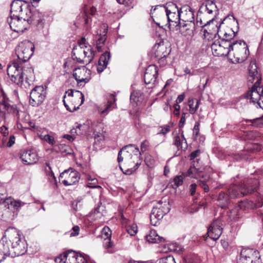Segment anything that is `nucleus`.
<instances>
[{"mask_svg":"<svg viewBox=\"0 0 263 263\" xmlns=\"http://www.w3.org/2000/svg\"><path fill=\"white\" fill-rule=\"evenodd\" d=\"M158 75L157 67L154 65L148 66L144 74V82L146 84H154Z\"/></svg>","mask_w":263,"mask_h":263,"instance_id":"22","label":"nucleus"},{"mask_svg":"<svg viewBox=\"0 0 263 263\" xmlns=\"http://www.w3.org/2000/svg\"><path fill=\"white\" fill-rule=\"evenodd\" d=\"M170 131V126L169 125H165L163 127H161V130L159 132V134L165 135Z\"/></svg>","mask_w":263,"mask_h":263,"instance_id":"61","label":"nucleus"},{"mask_svg":"<svg viewBox=\"0 0 263 263\" xmlns=\"http://www.w3.org/2000/svg\"><path fill=\"white\" fill-rule=\"evenodd\" d=\"M65 95L66 96V99L67 100L66 102L70 99L71 98H73L74 99H79L82 98L81 103H83L84 101V95L80 91L78 90H74L72 89H69L68 91L65 92Z\"/></svg>","mask_w":263,"mask_h":263,"instance_id":"36","label":"nucleus"},{"mask_svg":"<svg viewBox=\"0 0 263 263\" xmlns=\"http://www.w3.org/2000/svg\"><path fill=\"white\" fill-rule=\"evenodd\" d=\"M194 101L193 99H190L188 101V105L189 106V111L191 114H194L198 108L199 105L200 104L199 100H196V104L194 105Z\"/></svg>","mask_w":263,"mask_h":263,"instance_id":"38","label":"nucleus"},{"mask_svg":"<svg viewBox=\"0 0 263 263\" xmlns=\"http://www.w3.org/2000/svg\"><path fill=\"white\" fill-rule=\"evenodd\" d=\"M256 208H260L263 205V196L258 194L256 197L255 200Z\"/></svg>","mask_w":263,"mask_h":263,"instance_id":"50","label":"nucleus"},{"mask_svg":"<svg viewBox=\"0 0 263 263\" xmlns=\"http://www.w3.org/2000/svg\"><path fill=\"white\" fill-rule=\"evenodd\" d=\"M246 97L251 103L256 104L263 109V88L255 83L251 89L246 95Z\"/></svg>","mask_w":263,"mask_h":263,"instance_id":"10","label":"nucleus"},{"mask_svg":"<svg viewBox=\"0 0 263 263\" xmlns=\"http://www.w3.org/2000/svg\"><path fill=\"white\" fill-rule=\"evenodd\" d=\"M15 143V137L13 135L10 136L9 141L7 143V146L9 147L12 146Z\"/></svg>","mask_w":263,"mask_h":263,"instance_id":"64","label":"nucleus"},{"mask_svg":"<svg viewBox=\"0 0 263 263\" xmlns=\"http://www.w3.org/2000/svg\"><path fill=\"white\" fill-rule=\"evenodd\" d=\"M167 18L168 24L169 26L171 25H175L176 27L179 24V22H180V14L179 13H165Z\"/></svg>","mask_w":263,"mask_h":263,"instance_id":"35","label":"nucleus"},{"mask_svg":"<svg viewBox=\"0 0 263 263\" xmlns=\"http://www.w3.org/2000/svg\"><path fill=\"white\" fill-rule=\"evenodd\" d=\"M116 99L114 94H110L107 103L101 104L98 107V111L101 115H107L110 111L116 108Z\"/></svg>","mask_w":263,"mask_h":263,"instance_id":"23","label":"nucleus"},{"mask_svg":"<svg viewBox=\"0 0 263 263\" xmlns=\"http://www.w3.org/2000/svg\"><path fill=\"white\" fill-rule=\"evenodd\" d=\"M156 205L153 209L150 215L151 223L153 226H156L158 221L167 213V209L165 208V211L162 210Z\"/></svg>","mask_w":263,"mask_h":263,"instance_id":"26","label":"nucleus"},{"mask_svg":"<svg viewBox=\"0 0 263 263\" xmlns=\"http://www.w3.org/2000/svg\"><path fill=\"white\" fill-rule=\"evenodd\" d=\"M156 205L158 207V208H160L162 209L163 211H165V208L167 209V213L170 211L171 208L169 201L166 199L161 200L159 201Z\"/></svg>","mask_w":263,"mask_h":263,"instance_id":"41","label":"nucleus"},{"mask_svg":"<svg viewBox=\"0 0 263 263\" xmlns=\"http://www.w3.org/2000/svg\"><path fill=\"white\" fill-rule=\"evenodd\" d=\"M187 115V114L186 112L182 113L181 119L179 124V127H182L184 126L185 123L186 117Z\"/></svg>","mask_w":263,"mask_h":263,"instance_id":"55","label":"nucleus"},{"mask_svg":"<svg viewBox=\"0 0 263 263\" xmlns=\"http://www.w3.org/2000/svg\"><path fill=\"white\" fill-rule=\"evenodd\" d=\"M148 146V142L147 140H145L143 142H142L141 144V151L142 152H145L147 150V147Z\"/></svg>","mask_w":263,"mask_h":263,"instance_id":"63","label":"nucleus"},{"mask_svg":"<svg viewBox=\"0 0 263 263\" xmlns=\"http://www.w3.org/2000/svg\"><path fill=\"white\" fill-rule=\"evenodd\" d=\"M23 72H25L26 74H24V77L26 79H28L29 78H31L33 73V69L30 66L28 65L26 66H23Z\"/></svg>","mask_w":263,"mask_h":263,"instance_id":"47","label":"nucleus"},{"mask_svg":"<svg viewBox=\"0 0 263 263\" xmlns=\"http://www.w3.org/2000/svg\"><path fill=\"white\" fill-rule=\"evenodd\" d=\"M222 223L220 219L213 221L208 229V236L213 240H217L222 232Z\"/></svg>","mask_w":263,"mask_h":263,"instance_id":"18","label":"nucleus"},{"mask_svg":"<svg viewBox=\"0 0 263 263\" xmlns=\"http://www.w3.org/2000/svg\"><path fill=\"white\" fill-rule=\"evenodd\" d=\"M10 6L11 15H21L22 13L25 15H31V13H33L31 10L30 4L27 1H12Z\"/></svg>","mask_w":263,"mask_h":263,"instance_id":"14","label":"nucleus"},{"mask_svg":"<svg viewBox=\"0 0 263 263\" xmlns=\"http://www.w3.org/2000/svg\"><path fill=\"white\" fill-rule=\"evenodd\" d=\"M180 21L181 22H194V12L188 5H184L180 9Z\"/></svg>","mask_w":263,"mask_h":263,"instance_id":"25","label":"nucleus"},{"mask_svg":"<svg viewBox=\"0 0 263 263\" xmlns=\"http://www.w3.org/2000/svg\"><path fill=\"white\" fill-rule=\"evenodd\" d=\"M3 241L5 243H0V258H2V261L4 260L6 257L11 256L13 257L16 255H13V251L12 249L10 248V244L6 242V240L4 239Z\"/></svg>","mask_w":263,"mask_h":263,"instance_id":"30","label":"nucleus"},{"mask_svg":"<svg viewBox=\"0 0 263 263\" xmlns=\"http://www.w3.org/2000/svg\"><path fill=\"white\" fill-rule=\"evenodd\" d=\"M79 179V173L77 171L68 169L60 174L59 181L65 186H69L77 182Z\"/></svg>","mask_w":263,"mask_h":263,"instance_id":"13","label":"nucleus"},{"mask_svg":"<svg viewBox=\"0 0 263 263\" xmlns=\"http://www.w3.org/2000/svg\"><path fill=\"white\" fill-rule=\"evenodd\" d=\"M5 206L11 213L9 217L10 220H13L16 217L21 207L23 206L26 203L21 200H15L11 197L7 198L3 201Z\"/></svg>","mask_w":263,"mask_h":263,"instance_id":"12","label":"nucleus"},{"mask_svg":"<svg viewBox=\"0 0 263 263\" xmlns=\"http://www.w3.org/2000/svg\"><path fill=\"white\" fill-rule=\"evenodd\" d=\"M72 54L73 59H76L80 63L87 65L92 61L95 51L91 46L87 44L86 40L82 38L78 45L73 48Z\"/></svg>","mask_w":263,"mask_h":263,"instance_id":"3","label":"nucleus"},{"mask_svg":"<svg viewBox=\"0 0 263 263\" xmlns=\"http://www.w3.org/2000/svg\"><path fill=\"white\" fill-rule=\"evenodd\" d=\"M187 175L190 177L198 179L202 176L203 177V176H201L200 173L198 172V170L194 166H191L187 172Z\"/></svg>","mask_w":263,"mask_h":263,"instance_id":"40","label":"nucleus"},{"mask_svg":"<svg viewBox=\"0 0 263 263\" xmlns=\"http://www.w3.org/2000/svg\"><path fill=\"white\" fill-rule=\"evenodd\" d=\"M127 231L131 236H134L137 232V227L136 224L129 225L126 228Z\"/></svg>","mask_w":263,"mask_h":263,"instance_id":"49","label":"nucleus"},{"mask_svg":"<svg viewBox=\"0 0 263 263\" xmlns=\"http://www.w3.org/2000/svg\"><path fill=\"white\" fill-rule=\"evenodd\" d=\"M10 244L13 251V255L20 256L26 251V244L22 233L14 228H8L5 232L4 238Z\"/></svg>","mask_w":263,"mask_h":263,"instance_id":"2","label":"nucleus"},{"mask_svg":"<svg viewBox=\"0 0 263 263\" xmlns=\"http://www.w3.org/2000/svg\"><path fill=\"white\" fill-rule=\"evenodd\" d=\"M0 133L4 137H6L8 135V129L5 125H3L0 127Z\"/></svg>","mask_w":263,"mask_h":263,"instance_id":"57","label":"nucleus"},{"mask_svg":"<svg viewBox=\"0 0 263 263\" xmlns=\"http://www.w3.org/2000/svg\"><path fill=\"white\" fill-rule=\"evenodd\" d=\"M237 263H261L259 252L254 249H242Z\"/></svg>","mask_w":263,"mask_h":263,"instance_id":"9","label":"nucleus"},{"mask_svg":"<svg viewBox=\"0 0 263 263\" xmlns=\"http://www.w3.org/2000/svg\"><path fill=\"white\" fill-rule=\"evenodd\" d=\"M102 234L106 236V239L110 238L111 233L110 230L108 227H105L102 230Z\"/></svg>","mask_w":263,"mask_h":263,"instance_id":"60","label":"nucleus"},{"mask_svg":"<svg viewBox=\"0 0 263 263\" xmlns=\"http://www.w3.org/2000/svg\"><path fill=\"white\" fill-rule=\"evenodd\" d=\"M90 70L85 66L76 68L73 72V76L80 85H82V83H87L90 79Z\"/></svg>","mask_w":263,"mask_h":263,"instance_id":"15","label":"nucleus"},{"mask_svg":"<svg viewBox=\"0 0 263 263\" xmlns=\"http://www.w3.org/2000/svg\"><path fill=\"white\" fill-rule=\"evenodd\" d=\"M232 42L229 40H217L211 45L214 55L221 57L229 55L231 53Z\"/></svg>","mask_w":263,"mask_h":263,"instance_id":"7","label":"nucleus"},{"mask_svg":"<svg viewBox=\"0 0 263 263\" xmlns=\"http://www.w3.org/2000/svg\"><path fill=\"white\" fill-rule=\"evenodd\" d=\"M255 80L257 85H259L260 82V77L257 70V66L255 64H250L249 68L248 81L253 83Z\"/></svg>","mask_w":263,"mask_h":263,"instance_id":"31","label":"nucleus"},{"mask_svg":"<svg viewBox=\"0 0 263 263\" xmlns=\"http://www.w3.org/2000/svg\"><path fill=\"white\" fill-rule=\"evenodd\" d=\"M142 98V93L139 90H134L130 95V101L135 102L138 104V102H140Z\"/></svg>","mask_w":263,"mask_h":263,"instance_id":"39","label":"nucleus"},{"mask_svg":"<svg viewBox=\"0 0 263 263\" xmlns=\"http://www.w3.org/2000/svg\"><path fill=\"white\" fill-rule=\"evenodd\" d=\"M7 73L11 80L18 85H22L24 80V74L21 63L14 62L7 67Z\"/></svg>","mask_w":263,"mask_h":263,"instance_id":"8","label":"nucleus"},{"mask_svg":"<svg viewBox=\"0 0 263 263\" xmlns=\"http://www.w3.org/2000/svg\"><path fill=\"white\" fill-rule=\"evenodd\" d=\"M103 29V34H98L95 36L96 40V47L99 52L102 50V45H104L106 40V33L107 32V26L106 24H103L102 26Z\"/></svg>","mask_w":263,"mask_h":263,"instance_id":"32","label":"nucleus"},{"mask_svg":"<svg viewBox=\"0 0 263 263\" xmlns=\"http://www.w3.org/2000/svg\"><path fill=\"white\" fill-rule=\"evenodd\" d=\"M219 1H205V3H203L200 7L201 11H204L208 14L214 13L215 16L217 14L218 10L217 4L216 2Z\"/></svg>","mask_w":263,"mask_h":263,"instance_id":"29","label":"nucleus"},{"mask_svg":"<svg viewBox=\"0 0 263 263\" xmlns=\"http://www.w3.org/2000/svg\"><path fill=\"white\" fill-rule=\"evenodd\" d=\"M34 49V45L31 42L24 40L21 42L15 49L18 62H25L30 59L33 55Z\"/></svg>","mask_w":263,"mask_h":263,"instance_id":"6","label":"nucleus"},{"mask_svg":"<svg viewBox=\"0 0 263 263\" xmlns=\"http://www.w3.org/2000/svg\"><path fill=\"white\" fill-rule=\"evenodd\" d=\"M57 147L58 149L57 151H59L62 154L65 155L71 154V149L68 145L65 144H60L57 145Z\"/></svg>","mask_w":263,"mask_h":263,"instance_id":"42","label":"nucleus"},{"mask_svg":"<svg viewBox=\"0 0 263 263\" xmlns=\"http://www.w3.org/2000/svg\"><path fill=\"white\" fill-rule=\"evenodd\" d=\"M161 12L165 13H180V9L178 8L176 4L172 2H170L166 4V6L162 5H157L154 8H152L151 13L152 15H157V12Z\"/></svg>","mask_w":263,"mask_h":263,"instance_id":"17","label":"nucleus"},{"mask_svg":"<svg viewBox=\"0 0 263 263\" xmlns=\"http://www.w3.org/2000/svg\"><path fill=\"white\" fill-rule=\"evenodd\" d=\"M110 58V53L108 51L104 52L101 55L98 61V66L97 67V71L98 73L102 72L107 67Z\"/></svg>","mask_w":263,"mask_h":263,"instance_id":"33","label":"nucleus"},{"mask_svg":"<svg viewBox=\"0 0 263 263\" xmlns=\"http://www.w3.org/2000/svg\"><path fill=\"white\" fill-rule=\"evenodd\" d=\"M163 238L159 236L157 232L154 230H151L149 234L146 236V240L151 243H158Z\"/></svg>","mask_w":263,"mask_h":263,"instance_id":"37","label":"nucleus"},{"mask_svg":"<svg viewBox=\"0 0 263 263\" xmlns=\"http://www.w3.org/2000/svg\"><path fill=\"white\" fill-rule=\"evenodd\" d=\"M173 107L174 108L173 112L174 116L178 117L180 115V106L179 104H175Z\"/></svg>","mask_w":263,"mask_h":263,"instance_id":"59","label":"nucleus"},{"mask_svg":"<svg viewBox=\"0 0 263 263\" xmlns=\"http://www.w3.org/2000/svg\"><path fill=\"white\" fill-rule=\"evenodd\" d=\"M195 29V25L194 22H180L176 27V30H179L180 33L185 36H193Z\"/></svg>","mask_w":263,"mask_h":263,"instance_id":"21","label":"nucleus"},{"mask_svg":"<svg viewBox=\"0 0 263 263\" xmlns=\"http://www.w3.org/2000/svg\"><path fill=\"white\" fill-rule=\"evenodd\" d=\"M106 241L104 242V246L106 249L111 248L114 246L113 243L110 241V239H105Z\"/></svg>","mask_w":263,"mask_h":263,"instance_id":"62","label":"nucleus"},{"mask_svg":"<svg viewBox=\"0 0 263 263\" xmlns=\"http://www.w3.org/2000/svg\"><path fill=\"white\" fill-rule=\"evenodd\" d=\"M80 228L78 226H74L72 230L69 232L70 237L75 236L79 234Z\"/></svg>","mask_w":263,"mask_h":263,"instance_id":"53","label":"nucleus"},{"mask_svg":"<svg viewBox=\"0 0 263 263\" xmlns=\"http://www.w3.org/2000/svg\"><path fill=\"white\" fill-rule=\"evenodd\" d=\"M133 152L134 153V155H132L131 158L133 159H137L139 158V155L141 154L140 152L139 151V148L133 144H129L123 147L118 153V161L119 163L121 162L123 158L121 156L122 154L123 153L124 157H128L129 156V153Z\"/></svg>","mask_w":263,"mask_h":263,"instance_id":"19","label":"nucleus"},{"mask_svg":"<svg viewBox=\"0 0 263 263\" xmlns=\"http://www.w3.org/2000/svg\"><path fill=\"white\" fill-rule=\"evenodd\" d=\"M55 262L56 263H66V258L65 253L60 255L55 258Z\"/></svg>","mask_w":263,"mask_h":263,"instance_id":"51","label":"nucleus"},{"mask_svg":"<svg viewBox=\"0 0 263 263\" xmlns=\"http://www.w3.org/2000/svg\"><path fill=\"white\" fill-rule=\"evenodd\" d=\"M181 263H199V260L197 256L190 255L184 257Z\"/></svg>","mask_w":263,"mask_h":263,"instance_id":"44","label":"nucleus"},{"mask_svg":"<svg viewBox=\"0 0 263 263\" xmlns=\"http://www.w3.org/2000/svg\"><path fill=\"white\" fill-rule=\"evenodd\" d=\"M197 185L196 183H192L189 186V192L191 196L195 195Z\"/></svg>","mask_w":263,"mask_h":263,"instance_id":"54","label":"nucleus"},{"mask_svg":"<svg viewBox=\"0 0 263 263\" xmlns=\"http://www.w3.org/2000/svg\"><path fill=\"white\" fill-rule=\"evenodd\" d=\"M11 110H13L14 114L18 113L15 107L9 103V99L7 96L4 93H2L0 96V113L5 114L6 112H9Z\"/></svg>","mask_w":263,"mask_h":263,"instance_id":"24","label":"nucleus"},{"mask_svg":"<svg viewBox=\"0 0 263 263\" xmlns=\"http://www.w3.org/2000/svg\"><path fill=\"white\" fill-rule=\"evenodd\" d=\"M249 55L246 43L242 41L232 42L229 57L234 63H240L245 61Z\"/></svg>","mask_w":263,"mask_h":263,"instance_id":"5","label":"nucleus"},{"mask_svg":"<svg viewBox=\"0 0 263 263\" xmlns=\"http://www.w3.org/2000/svg\"><path fill=\"white\" fill-rule=\"evenodd\" d=\"M158 263H176V262L173 256L168 255L160 258Z\"/></svg>","mask_w":263,"mask_h":263,"instance_id":"48","label":"nucleus"},{"mask_svg":"<svg viewBox=\"0 0 263 263\" xmlns=\"http://www.w3.org/2000/svg\"><path fill=\"white\" fill-rule=\"evenodd\" d=\"M257 186V180L249 179L238 185L231 184L228 189V193L230 198H239L252 193Z\"/></svg>","mask_w":263,"mask_h":263,"instance_id":"4","label":"nucleus"},{"mask_svg":"<svg viewBox=\"0 0 263 263\" xmlns=\"http://www.w3.org/2000/svg\"><path fill=\"white\" fill-rule=\"evenodd\" d=\"M46 90L42 86L35 87L30 93L29 102L31 105L37 107L40 105L45 100Z\"/></svg>","mask_w":263,"mask_h":263,"instance_id":"11","label":"nucleus"},{"mask_svg":"<svg viewBox=\"0 0 263 263\" xmlns=\"http://www.w3.org/2000/svg\"><path fill=\"white\" fill-rule=\"evenodd\" d=\"M184 179V175H179L176 176L173 180V184H172V186H173V188L177 187L180 186H181L183 182V180Z\"/></svg>","mask_w":263,"mask_h":263,"instance_id":"43","label":"nucleus"},{"mask_svg":"<svg viewBox=\"0 0 263 263\" xmlns=\"http://www.w3.org/2000/svg\"><path fill=\"white\" fill-rule=\"evenodd\" d=\"M214 17L210 19L208 21L204 20V18L203 20L201 18H199L197 17V25L199 27H202V28H204L205 27V25L210 24L212 21H214Z\"/></svg>","mask_w":263,"mask_h":263,"instance_id":"45","label":"nucleus"},{"mask_svg":"<svg viewBox=\"0 0 263 263\" xmlns=\"http://www.w3.org/2000/svg\"><path fill=\"white\" fill-rule=\"evenodd\" d=\"M229 197V194H226L224 192H221L219 193L218 199L220 200H224L226 202H227L228 201V197Z\"/></svg>","mask_w":263,"mask_h":263,"instance_id":"56","label":"nucleus"},{"mask_svg":"<svg viewBox=\"0 0 263 263\" xmlns=\"http://www.w3.org/2000/svg\"><path fill=\"white\" fill-rule=\"evenodd\" d=\"M66 263H86V259L80 254L73 251H69L65 253Z\"/></svg>","mask_w":263,"mask_h":263,"instance_id":"28","label":"nucleus"},{"mask_svg":"<svg viewBox=\"0 0 263 263\" xmlns=\"http://www.w3.org/2000/svg\"><path fill=\"white\" fill-rule=\"evenodd\" d=\"M7 22L10 28L14 32H23L30 25L39 28L43 27V19L39 12H34L31 15L13 14L8 18Z\"/></svg>","mask_w":263,"mask_h":263,"instance_id":"1","label":"nucleus"},{"mask_svg":"<svg viewBox=\"0 0 263 263\" xmlns=\"http://www.w3.org/2000/svg\"><path fill=\"white\" fill-rule=\"evenodd\" d=\"M174 143L177 146L178 150L185 151L187 148L186 140L183 132L181 134V137L179 136H176L174 137Z\"/></svg>","mask_w":263,"mask_h":263,"instance_id":"34","label":"nucleus"},{"mask_svg":"<svg viewBox=\"0 0 263 263\" xmlns=\"http://www.w3.org/2000/svg\"><path fill=\"white\" fill-rule=\"evenodd\" d=\"M19 155L22 161L26 164H34L38 160L36 152L32 149H22L20 151Z\"/></svg>","mask_w":263,"mask_h":263,"instance_id":"20","label":"nucleus"},{"mask_svg":"<svg viewBox=\"0 0 263 263\" xmlns=\"http://www.w3.org/2000/svg\"><path fill=\"white\" fill-rule=\"evenodd\" d=\"M219 28V26H218V23L214 19V21L205 25V27L202 29L204 39L208 41H211L216 38L218 34Z\"/></svg>","mask_w":263,"mask_h":263,"instance_id":"16","label":"nucleus"},{"mask_svg":"<svg viewBox=\"0 0 263 263\" xmlns=\"http://www.w3.org/2000/svg\"><path fill=\"white\" fill-rule=\"evenodd\" d=\"M141 164V161L140 160H139L138 161H137L135 165H134V166L132 168H130L129 169V170H127V174H131L133 172H135L138 167L139 166H140V165Z\"/></svg>","mask_w":263,"mask_h":263,"instance_id":"58","label":"nucleus"},{"mask_svg":"<svg viewBox=\"0 0 263 263\" xmlns=\"http://www.w3.org/2000/svg\"><path fill=\"white\" fill-rule=\"evenodd\" d=\"M41 139L44 140L51 145H54L56 143V140L54 139V137L48 134L41 136Z\"/></svg>","mask_w":263,"mask_h":263,"instance_id":"46","label":"nucleus"},{"mask_svg":"<svg viewBox=\"0 0 263 263\" xmlns=\"http://www.w3.org/2000/svg\"><path fill=\"white\" fill-rule=\"evenodd\" d=\"M252 123L253 125L257 127H261L263 125V119L256 118L252 120Z\"/></svg>","mask_w":263,"mask_h":263,"instance_id":"52","label":"nucleus"},{"mask_svg":"<svg viewBox=\"0 0 263 263\" xmlns=\"http://www.w3.org/2000/svg\"><path fill=\"white\" fill-rule=\"evenodd\" d=\"M66 98V96L64 95L63 96L64 105L66 109L70 112L74 111L79 109L80 106L83 103H81L82 98L74 99L73 97L70 98V99H69V100L66 102L65 100Z\"/></svg>","mask_w":263,"mask_h":263,"instance_id":"27","label":"nucleus"}]
</instances>
